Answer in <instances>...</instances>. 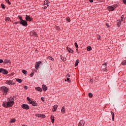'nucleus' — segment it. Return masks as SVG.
<instances>
[{"mask_svg":"<svg viewBox=\"0 0 126 126\" xmlns=\"http://www.w3.org/2000/svg\"><path fill=\"white\" fill-rule=\"evenodd\" d=\"M9 100L8 102L4 101L2 103V106L4 108H10L14 104V101H13V98L11 99L8 98Z\"/></svg>","mask_w":126,"mask_h":126,"instance_id":"obj_1","label":"nucleus"},{"mask_svg":"<svg viewBox=\"0 0 126 126\" xmlns=\"http://www.w3.org/2000/svg\"><path fill=\"white\" fill-rule=\"evenodd\" d=\"M118 7V5L117 4H114L111 6H109L107 7V9L108 10H109L110 11H114L116 8Z\"/></svg>","mask_w":126,"mask_h":126,"instance_id":"obj_2","label":"nucleus"},{"mask_svg":"<svg viewBox=\"0 0 126 126\" xmlns=\"http://www.w3.org/2000/svg\"><path fill=\"white\" fill-rule=\"evenodd\" d=\"M20 24H21V25H23V26H25V27H26V26H27V25H28V24H27V22H26V21L23 20L22 21H20Z\"/></svg>","mask_w":126,"mask_h":126,"instance_id":"obj_3","label":"nucleus"},{"mask_svg":"<svg viewBox=\"0 0 126 126\" xmlns=\"http://www.w3.org/2000/svg\"><path fill=\"white\" fill-rule=\"evenodd\" d=\"M1 90H2V92H4V93H5L6 94L7 93V92H8V89L7 88H6V87H2L1 88Z\"/></svg>","mask_w":126,"mask_h":126,"instance_id":"obj_4","label":"nucleus"},{"mask_svg":"<svg viewBox=\"0 0 126 126\" xmlns=\"http://www.w3.org/2000/svg\"><path fill=\"white\" fill-rule=\"evenodd\" d=\"M0 72L3 73V74H7L8 73V71L3 68H0Z\"/></svg>","mask_w":126,"mask_h":126,"instance_id":"obj_5","label":"nucleus"},{"mask_svg":"<svg viewBox=\"0 0 126 126\" xmlns=\"http://www.w3.org/2000/svg\"><path fill=\"white\" fill-rule=\"evenodd\" d=\"M21 107L23 109H25V110H29L30 109L29 105L26 104H22Z\"/></svg>","mask_w":126,"mask_h":126,"instance_id":"obj_6","label":"nucleus"},{"mask_svg":"<svg viewBox=\"0 0 126 126\" xmlns=\"http://www.w3.org/2000/svg\"><path fill=\"white\" fill-rule=\"evenodd\" d=\"M5 84H7V85H13L15 83L11 80H7L5 82Z\"/></svg>","mask_w":126,"mask_h":126,"instance_id":"obj_7","label":"nucleus"},{"mask_svg":"<svg viewBox=\"0 0 126 126\" xmlns=\"http://www.w3.org/2000/svg\"><path fill=\"white\" fill-rule=\"evenodd\" d=\"M107 64H103L101 66V69L103 71H106L107 70Z\"/></svg>","mask_w":126,"mask_h":126,"instance_id":"obj_8","label":"nucleus"},{"mask_svg":"<svg viewBox=\"0 0 126 126\" xmlns=\"http://www.w3.org/2000/svg\"><path fill=\"white\" fill-rule=\"evenodd\" d=\"M41 63H42V62H36V64H35V68L36 69H39V65H40V64H41Z\"/></svg>","mask_w":126,"mask_h":126,"instance_id":"obj_9","label":"nucleus"},{"mask_svg":"<svg viewBox=\"0 0 126 126\" xmlns=\"http://www.w3.org/2000/svg\"><path fill=\"white\" fill-rule=\"evenodd\" d=\"M26 20L27 21H32V18H31V17H30V16H28V15H26Z\"/></svg>","mask_w":126,"mask_h":126,"instance_id":"obj_10","label":"nucleus"},{"mask_svg":"<svg viewBox=\"0 0 126 126\" xmlns=\"http://www.w3.org/2000/svg\"><path fill=\"white\" fill-rule=\"evenodd\" d=\"M85 124V122L83 120H81L79 123V126H84V125Z\"/></svg>","mask_w":126,"mask_h":126,"instance_id":"obj_11","label":"nucleus"},{"mask_svg":"<svg viewBox=\"0 0 126 126\" xmlns=\"http://www.w3.org/2000/svg\"><path fill=\"white\" fill-rule=\"evenodd\" d=\"M31 36H33V37H36L37 36V33L35 32H30Z\"/></svg>","mask_w":126,"mask_h":126,"instance_id":"obj_12","label":"nucleus"},{"mask_svg":"<svg viewBox=\"0 0 126 126\" xmlns=\"http://www.w3.org/2000/svg\"><path fill=\"white\" fill-rule=\"evenodd\" d=\"M30 104H31L32 105V106H37V103H36V101H31Z\"/></svg>","mask_w":126,"mask_h":126,"instance_id":"obj_13","label":"nucleus"},{"mask_svg":"<svg viewBox=\"0 0 126 126\" xmlns=\"http://www.w3.org/2000/svg\"><path fill=\"white\" fill-rule=\"evenodd\" d=\"M57 109H58V105H55L52 109L53 112H56V111H57Z\"/></svg>","mask_w":126,"mask_h":126,"instance_id":"obj_14","label":"nucleus"},{"mask_svg":"<svg viewBox=\"0 0 126 126\" xmlns=\"http://www.w3.org/2000/svg\"><path fill=\"white\" fill-rule=\"evenodd\" d=\"M66 50H67L69 53H71V54L73 53V50L71 49V48L67 47Z\"/></svg>","mask_w":126,"mask_h":126,"instance_id":"obj_15","label":"nucleus"},{"mask_svg":"<svg viewBox=\"0 0 126 126\" xmlns=\"http://www.w3.org/2000/svg\"><path fill=\"white\" fill-rule=\"evenodd\" d=\"M3 63H10V60L7 59H4Z\"/></svg>","mask_w":126,"mask_h":126,"instance_id":"obj_16","label":"nucleus"},{"mask_svg":"<svg viewBox=\"0 0 126 126\" xmlns=\"http://www.w3.org/2000/svg\"><path fill=\"white\" fill-rule=\"evenodd\" d=\"M61 113L62 114H65V109L64 108V106H63L62 108V109H61Z\"/></svg>","mask_w":126,"mask_h":126,"instance_id":"obj_17","label":"nucleus"},{"mask_svg":"<svg viewBox=\"0 0 126 126\" xmlns=\"http://www.w3.org/2000/svg\"><path fill=\"white\" fill-rule=\"evenodd\" d=\"M50 119L52 120V123L54 124V123H55V117H54V115H51Z\"/></svg>","mask_w":126,"mask_h":126,"instance_id":"obj_18","label":"nucleus"},{"mask_svg":"<svg viewBox=\"0 0 126 126\" xmlns=\"http://www.w3.org/2000/svg\"><path fill=\"white\" fill-rule=\"evenodd\" d=\"M35 90H37V91H39V92H42L43 91L42 89L39 87L35 88Z\"/></svg>","mask_w":126,"mask_h":126,"instance_id":"obj_19","label":"nucleus"},{"mask_svg":"<svg viewBox=\"0 0 126 126\" xmlns=\"http://www.w3.org/2000/svg\"><path fill=\"white\" fill-rule=\"evenodd\" d=\"M42 89L44 91H47V86L45 85H42Z\"/></svg>","mask_w":126,"mask_h":126,"instance_id":"obj_20","label":"nucleus"},{"mask_svg":"<svg viewBox=\"0 0 126 126\" xmlns=\"http://www.w3.org/2000/svg\"><path fill=\"white\" fill-rule=\"evenodd\" d=\"M111 115L112 117V120H113V121H114V118H115V114L112 111L111 112Z\"/></svg>","mask_w":126,"mask_h":126,"instance_id":"obj_21","label":"nucleus"},{"mask_svg":"<svg viewBox=\"0 0 126 126\" xmlns=\"http://www.w3.org/2000/svg\"><path fill=\"white\" fill-rule=\"evenodd\" d=\"M87 51H92V47H91V46H88L87 47Z\"/></svg>","mask_w":126,"mask_h":126,"instance_id":"obj_22","label":"nucleus"},{"mask_svg":"<svg viewBox=\"0 0 126 126\" xmlns=\"http://www.w3.org/2000/svg\"><path fill=\"white\" fill-rule=\"evenodd\" d=\"M16 81L17 82H19V83H21V82H22V80H21V79H16Z\"/></svg>","mask_w":126,"mask_h":126,"instance_id":"obj_23","label":"nucleus"},{"mask_svg":"<svg viewBox=\"0 0 126 126\" xmlns=\"http://www.w3.org/2000/svg\"><path fill=\"white\" fill-rule=\"evenodd\" d=\"M48 3H50V2L48 0H45L44 1V5H48Z\"/></svg>","mask_w":126,"mask_h":126,"instance_id":"obj_24","label":"nucleus"},{"mask_svg":"<svg viewBox=\"0 0 126 126\" xmlns=\"http://www.w3.org/2000/svg\"><path fill=\"white\" fill-rule=\"evenodd\" d=\"M79 60H76V63H75V66H77L78 65V63H79Z\"/></svg>","mask_w":126,"mask_h":126,"instance_id":"obj_25","label":"nucleus"},{"mask_svg":"<svg viewBox=\"0 0 126 126\" xmlns=\"http://www.w3.org/2000/svg\"><path fill=\"white\" fill-rule=\"evenodd\" d=\"M22 71L23 73H24V74H27L28 73L27 71H26L25 70H22Z\"/></svg>","mask_w":126,"mask_h":126,"instance_id":"obj_26","label":"nucleus"},{"mask_svg":"<svg viewBox=\"0 0 126 126\" xmlns=\"http://www.w3.org/2000/svg\"><path fill=\"white\" fill-rule=\"evenodd\" d=\"M122 64H123V65H126V60H125V61H123L122 63Z\"/></svg>","mask_w":126,"mask_h":126,"instance_id":"obj_27","label":"nucleus"},{"mask_svg":"<svg viewBox=\"0 0 126 126\" xmlns=\"http://www.w3.org/2000/svg\"><path fill=\"white\" fill-rule=\"evenodd\" d=\"M89 96L90 98H92L93 97V94L92 93H90L89 94Z\"/></svg>","mask_w":126,"mask_h":126,"instance_id":"obj_28","label":"nucleus"},{"mask_svg":"<svg viewBox=\"0 0 126 126\" xmlns=\"http://www.w3.org/2000/svg\"><path fill=\"white\" fill-rule=\"evenodd\" d=\"M5 20L7 22L10 21V18L9 17H6Z\"/></svg>","mask_w":126,"mask_h":126,"instance_id":"obj_29","label":"nucleus"},{"mask_svg":"<svg viewBox=\"0 0 126 126\" xmlns=\"http://www.w3.org/2000/svg\"><path fill=\"white\" fill-rule=\"evenodd\" d=\"M66 20L68 22H70V18H69V17H67L66 18Z\"/></svg>","mask_w":126,"mask_h":126,"instance_id":"obj_30","label":"nucleus"},{"mask_svg":"<svg viewBox=\"0 0 126 126\" xmlns=\"http://www.w3.org/2000/svg\"><path fill=\"white\" fill-rule=\"evenodd\" d=\"M62 60L63 61V62H65L66 61V59L64 57H61Z\"/></svg>","mask_w":126,"mask_h":126,"instance_id":"obj_31","label":"nucleus"},{"mask_svg":"<svg viewBox=\"0 0 126 126\" xmlns=\"http://www.w3.org/2000/svg\"><path fill=\"white\" fill-rule=\"evenodd\" d=\"M1 6L2 8H3V9H4V8H5V5L4 4H1Z\"/></svg>","mask_w":126,"mask_h":126,"instance_id":"obj_32","label":"nucleus"},{"mask_svg":"<svg viewBox=\"0 0 126 126\" xmlns=\"http://www.w3.org/2000/svg\"><path fill=\"white\" fill-rule=\"evenodd\" d=\"M5 1L8 3V4H11V3L9 1V0H5Z\"/></svg>","mask_w":126,"mask_h":126,"instance_id":"obj_33","label":"nucleus"},{"mask_svg":"<svg viewBox=\"0 0 126 126\" xmlns=\"http://www.w3.org/2000/svg\"><path fill=\"white\" fill-rule=\"evenodd\" d=\"M18 18L19 19H20V20H21V21H22V20H23V19H22V17L19 16H18Z\"/></svg>","mask_w":126,"mask_h":126,"instance_id":"obj_34","label":"nucleus"},{"mask_svg":"<svg viewBox=\"0 0 126 126\" xmlns=\"http://www.w3.org/2000/svg\"><path fill=\"white\" fill-rule=\"evenodd\" d=\"M11 123H15V119H11Z\"/></svg>","mask_w":126,"mask_h":126,"instance_id":"obj_35","label":"nucleus"},{"mask_svg":"<svg viewBox=\"0 0 126 126\" xmlns=\"http://www.w3.org/2000/svg\"><path fill=\"white\" fill-rule=\"evenodd\" d=\"M49 6V5H45V6H44L43 8L44 9H46L47 7Z\"/></svg>","mask_w":126,"mask_h":126,"instance_id":"obj_36","label":"nucleus"},{"mask_svg":"<svg viewBox=\"0 0 126 126\" xmlns=\"http://www.w3.org/2000/svg\"><path fill=\"white\" fill-rule=\"evenodd\" d=\"M33 75H34V72H32V73L30 74V76H31V77H32Z\"/></svg>","mask_w":126,"mask_h":126,"instance_id":"obj_37","label":"nucleus"},{"mask_svg":"<svg viewBox=\"0 0 126 126\" xmlns=\"http://www.w3.org/2000/svg\"><path fill=\"white\" fill-rule=\"evenodd\" d=\"M37 117L38 118H42V114H37Z\"/></svg>","mask_w":126,"mask_h":126,"instance_id":"obj_38","label":"nucleus"},{"mask_svg":"<svg viewBox=\"0 0 126 126\" xmlns=\"http://www.w3.org/2000/svg\"><path fill=\"white\" fill-rule=\"evenodd\" d=\"M46 116H45V115L44 114H41V118H42V119H44V118H45Z\"/></svg>","mask_w":126,"mask_h":126,"instance_id":"obj_39","label":"nucleus"},{"mask_svg":"<svg viewBox=\"0 0 126 126\" xmlns=\"http://www.w3.org/2000/svg\"><path fill=\"white\" fill-rule=\"evenodd\" d=\"M75 46L76 48H78V45L77 44V43H75Z\"/></svg>","mask_w":126,"mask_h":126,"instance_id":"obj_40","label":"nucleus"},{"mask_svg":"<svg viewBox=\"0 0 126 126\" xmlns=\"http://www.w3.org/2000/svg\"><path fill=\"white\" fill-rule=\"evenodd\" d=\"M27 100H28V101H29L30 103V102H31V101H32V100H30V97H27Z\"/></svg>","mask_w":126,"mask_h":126,"instance_id":"obj_41","label":"nucleus"},{"mask_svg":"<svg viewBox=\"0 0 126 126\" xmlns=\"http://www.w3.org/2000/svg\"><path fill=\"white\" fill-rule=\"evenodd\" d=\"M49 60H51V61H54V58H52V57H49Z\"/></svg>","mask_w":126,"mask_h":126,"instance_id":"obj_42","label":"nucleus"},{"mask_svg":"<svg viewBox=\"0 0 126 126\" xmlns=\"http://www.w3.org/2000/svg\"><path fill=\"white\" fill-rule=\"evenodd\" d=\"M124 15H122V16H121V21H123V19H124Z\"/></svg>","mask_w":126,"mask_h":126,"instance_id":"obj_43","label":"nucleus"},{"mask_svg":"<svg viewBox=\"0 0 126 126\" xmlns=\"http://www.w3.org/2000/svg\"><path fill=\"white\" fill-rule=\"evenodd\" d=\"M41 100L42 101V102H44L45 101V100H44V97H42L41 98Z\"/></svg>","mask_w":126,"mask_h":126,"instance_id":"obj_44","label":"nucleus"},{"mask_svg":"<svg viewBox=\"0 0 126 126\" xmlns=\"http://www.w3.org/2000/svg\"><path fill=\"white\" fill-rule=\"evenodd\" d=\"M118 26H121V21L118 22Z\"/></svg>","mask_w":126,"mask_h":126,"instance_id":"obj_45","label":"nucleus"},{"mask_svg":"<svg viewBox=\"0 0 126 126\" xmlns=\"http://www.w3.org/2000/svg\"><path fill=\"white\" fill-rule=\"evenodd\" d=\"M3 63V61L1 59H0V63Z\"/></svg>","mask_w":126,"mask_h":126,"instance_id":"obj_46","label":"nucleus"},{"mask_svg":"<svg viewBox=\"0 0 126 126\" xmlns=\"http://www.w3.org/2000/svg\"><path fill=\"white\" fill-rule=\"evenodd\" d=\"M67 81H68V82H70V78H67Z\"/></svg>","mask_w":126,"mask_h":126,"instance_id":"obj_47","label":"nucleus"},{"mask_svg":"<svg viewBox=\"0 0 126 126\" xmlns=\"http://www.w3.org/2000/svg\"><path fill=\"white\" fill-rule=\"evenodd\" d=\"M123 2L124 4H126V0H123Z\"/></svg>","mask_w":126,"mask_h":126,"instance_id":"obj_48","label":"nucleus"},{"mask_svg":"<svg viewBox=\"0 0 126 126\" xmlns=\"http://www.w3.org/2000/svg\"><path fill=\"white\" fill-rule=\"evenodd\" d=\"M70 76V75L69 74H67L66 75V77H69Z\"/></svg>","mask_w":126,"mask_h":126,"instance_id":"obj_49","label":"nucleus"},{"mask_svg":"<svg viewBox=\"0 0 126 126\" xmlns=\"http://www.w3.org/2000/svg\"><path fill=\"white\" fill-rule=\"evenodd\" d=\"M89 1H90V2H93V0H89Z\"/></svg>","mask_w":126,"mask_h":126,"instance_id":"obj_50","label":"nucleus"},{"mask_svg":"<svg viewBox=\"0 0 126 126\" xmlns=\"http://www.w3.org/2000/svg\"><path fill=\"white\" fill-rule=\"evenodd\" d=\"M24 88H25V89L27 90V86H25Z\"/></svg>","mask_w":126,"mask_h":126,"instance_id":"obj_51","label":"nucleus"},{"mask_svg":"<svg viewBox=\"0 0 126 126\" xmlns=\"http://www.w3.org/2000/svg\"><path fill=\"white\" fill-rule=\"evenodd\" d=\"M90 82H93V80L91 79V80H90Z\"/></svg>","mask_w":126,"mask_h":126,"instance_id":"obj_52","label":"nucleus"},{"mask_svg":"<svg viewBox=\"0 0 126 126\" xmlns=\"http://www.w3.org/2000/svg\"><path fill=\"white\" fill-rule=\"evenodd\" d=\"M22 126H26V125H23Z\"/></svg>","mask_w":126,"mask_h":126,"instance_id":"obj_53","label":"nucleus"},{"mask_svg":"<svg viewBox=\"0 0 126 126\" xmlns=\"http://www.w3.org/2000/svg\"><path fill=\"white\" fill-rule=\"evenodd\" d=\"M106 26H108V24H106Z\"/></svg>","mask_w":126,"mask_h":126,"instance_id":"obj_54","label":"nucleus"},{"mask_svg":"<svg viewBox=\"0 0 126 126\" xmlns=\"http://www.w3.org/2000/svg\"><path fill=\"white\" fill-rule=\"evenodd\" d=\"M65 81H66V79L65 80Z\"/></svg>","mask_w":126,"mask_h":126,"instance_id":"obj_55","label":"nucleus"}]
</instances>
